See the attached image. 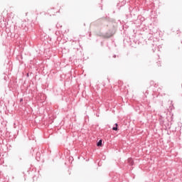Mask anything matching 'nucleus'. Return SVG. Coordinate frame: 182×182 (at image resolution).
<instances>
[{"label":"nucleus","instance_id":"nucleus-2","mask_svg":"<svg viewBox=\"0 0 182 182\" xmlns=\"http://www.w3.org/2000/svg\"><path fill=\"white\" fill-rule=\"evenodd\" d=\"M128 163L130 164V166H133V164H134V161H133V159H132V158L128 159Z\"/></svg>","mask_w":182,"mask_h":182},{"label":"nucleus","instance_id":"nucleus-7","mask_svg":"<svg viewBox=\"0 0 182 182\" xmlns=\"http://www.w3.org/2000/svg\"><path fill=\"white\" fill-rule=\"evenodd\" d=\"M20 102H23V98L20 99Z\"/></svg>","mask_w":182,"mask_h":182},{"label":"nucleus","instance_id":"nucleus-1","mask_svg":"<svg viewBox=\"0 0 182 182\" xmlns=\"http://www.w3.org/2000/svg\"><path fill=\"white\" fill-rule=\"evenodd\" d=\"M36 159L37 161H41V152H37L36 153Z\"/></svg>","mask_w":182,"mask_h":182},{"label":"nucleus","instance_id":"nucleus-4","mask_svg":"<svg viewBox=\"0 0 182 182\" xmlns=\"http://www.w3.org/2000/svg\"><path fill=\"white\" fill-rule=\"evenodd\" d=\"M97 147H102V139H100V140L97 141Z\"/></svg>","mask_w":182,"mask_h":182},{"label":"nucleus","instance_id":"nucleus-8","mask_svg":"<svg viewBox=\"0 0 182 182\" xmlns=\"http://www.w3.org/2000/svg\"><path fill=\"white\" fill-rule=\"evenodd\" d=\"M112 35L107 36V38H111Z\"/></svg>","mask_w":182,"mask_h":182},{"label":"nucleus","instance_id":"nucleus-6","mask_svg":"<svg viewBox=\"0 0 182 182\" xmlns=\"http://www.w3.org/2000/svg\"><path fill=\"white\" fill-rule=\"evenodd\" d=\"M158 66H161V63H156Z\"/></svg>","mask_w":182,"mask_h":182},{"label":"nucleus","instance_id":"nucleus-5","mask_svg":"<svg viewBox=\"0 0 182 182\" xmlns=\"http://www.w3.org/2000/svg\"><path fill=\"white\" fill-rule=\"evenodd\" d=\"M112 58H119V55H117L114 54Z\"/></svg>","mask_w":182,"mask_h":182},{"label":"nucleus","instance_id":"nucleus-3","mask_svg":"<svg viewBox=\"0 0 182 182\" xmlns=\"http://www.w3.org/2000/svg\"><path fill=\"white\" fill-rule=\"evenodd\" d=\"M118 126L119 125L117 124V123H115L114 127H112V130H114V132H117V130H119V129L117 128Z\"/></svg>","mask_w":182,"mask_h":182},{"label":"nucleus","instance_id":"nucleus-9","mask_svg":"<svg viewBox=\"0 0 182 182\" xmlns=\"http://www.w3.org/2000/svg\"><path fill=\"white\" fill-rule=\"evenodd\" d=\"M27 77H29V73H27Z\"/></svg>","mask_w":182,"mask_h":182}]
</instances>
